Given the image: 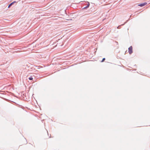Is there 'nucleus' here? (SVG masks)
<instances>
[{"label":"nucleus","instance_id":"1a4fd4ad","mask_svg":"<svg viewBox=\"0 0 150 150\" xmlns=\"http://www.w3.org/2000/svg\"><path fill=\"white\" fill-rule=\"evenodd\" d=\"M11 6V5L10 4L8 5V8H9Z\"/></svg>","mask_w":150,"mask_h":150},{"label":"nucleus","instance_id":"423d86ee","mask_svg":"<svg viewBox=\"0 0 150 150\" xmlns=\"http://www.w3.org/2000/svg\"><path fill=\"white\" fill-rule=\"evenodd\" d=\"M15 2H16V1H14V2H12V3H11V4H10L11 5V6L14 3H15Z\"/></svg>","mask_w":150,"mask_h":150},{"label":"nucleus","instance_id":"0eeeda50","mask_svg":"<svg viewBox=\"0 0 150 150\" xmlns=\"http://www.w3.org/2000/svg\"><path fill=\"white\" fill-rule=\"evenodd\" d=\"M15 2H16V1H14V2H12V3H11V4H10L11 5V6L14 3H15Z\"/></svg>","mask_w":150,"mask_h":150},{"label":"nucleus","instance_id":"f03ea898","mask_svg":"<svg viewBox=\"0 0 150 150\" xmlns=\"http://www.w3.org/2000/svg\"><path fill=\"white\" fill-rule=\"evenodd\" d=\"M146 4V3H144V4H140L139 5L140 6H144Z\"/></svg>","mask_w":150,"mask_h":150},{"label":"nucleus","instance_id":"20e7f679","mask_svg":"<svg viewBox=\"0 0 150 150\" xmlns=\"http://www.w3.org/2000/svg\"><path fill=\"white\" fill-rule=\"evenodd\" d=\"M29 79L30 80H32L33 79V78L31 76L29 78Z\"/></svg>","mask_w":150,"mask_h":150},{"label":"nucleus","instance_id":"6e6552de","mask_svg":"<svg viewBox=\"0 0 150 150\" xmlns=\"http://www.w3.org/2000/svg\"><path fill=\"white\" fill-rule=\"evenodd\" d=\"M105 60V58H103V59L102 61H101V62H104Z\"/></svg>","mask_w":150,"mask_h":150},{"label":"nucleus","instance_id":"7ed1b4c3","mask_svg":"<svg viewBox=\"0 0 150 150\" xmlns=\"http://www.w3.org/2000/svg\"><path fill=\"white\" fill-rule=\"evenodd\" d=\"M88 5H87V6H86V7H85V8H87L89 7V5H90V4L89 2H88Z\"/></svg>","mask_w":150,"mask_h":150},{"label":"nucleus","instance_id":"39448f33","mask_svg":"<svg viewBox=\"0 0 150 150\" xmlns=\"http://www.w3.org/2000/svg\"><path fill=\"white\" fill-rule=\"evenodd\" d=\"M15 2H16V1H14V2H12V3H11V4H10L11 5V6L14 3H15Z\"/></svg>","mask_w":150,"mask_h":150},{"label":"nucleus","instance_id":"f257e3e1","mask_svg":"<svg viewBox=\"0 0 150 150\" xmlns=\"http://www.w3.org/2000/svg\"><path fill=\"white\" fill-rule=\"evenodd\" d=\"M128 51L129 54H131L132 53V47L131 46L128 48Z\"/></svg>","mask_w":150,"mask_h":150}]
</instances>
